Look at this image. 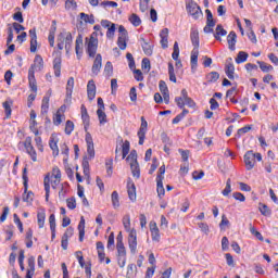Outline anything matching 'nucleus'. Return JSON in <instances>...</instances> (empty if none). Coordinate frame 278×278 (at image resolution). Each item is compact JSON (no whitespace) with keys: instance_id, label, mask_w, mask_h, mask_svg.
I'll return each mask as SVG.
<instances>
[{"instance_id":"1","label":"nucleus","mask_w":278,"mask_h":278,"mask_svg":"<svg viewBox=\"0 0 278 278\" xmlns=\"http://www.w3.org/2000/svg\"><path fill=\"white\" fill-rule=\"evenodd\" d=\"M123 225L124 229H126V231H129L128 247L130 249V253L131 255H136V253H138V236L136 229H131V217H129V215H125L123 217Z\"/></svg>"},{"instance_id":"2","label":"nucleus","mask_w":278,"mask_h":278,"mask_svg":"<svg viewBox=\"0 0 278 278\" xmlns=\"http://www.w3.org/2000/svg\"><path fill=\"white\" fill-rule=\"evenodd\" d=\"M43 61L40 56L35 58V63L28 70V84L33 92H38V84L36 83V71H42Z\"/></svg>"},{"instance_id":"3","label":"nucleus","mask_w":278,"mask_h":278,"mask_svg":"<svg viewBox=\"0 0 278 278\" xmlns=\"http://www.w3.org/2000/svg\"><path fill=\"white\" fill-rule=\"evenodd\" d=\"M58 49L62 51L65 49V51L68 53L71 47H73V35L71 31H63L58 36Z\"/></svg>"},{"instance_id":"4","label":"nucleus","mask_w":278,"mask_h":278,"mask_svg":"<svg viewBox=\"0 0 278 278\" xmlns=\"http://www.w3.org/2000/svg\"><path fill=\"white\" fill-rule=\"evenodd\" d=\"M187 12L192 15V17L197 21L199 20L201 16H203V11H201V7H199V4H197V2L190 0L189 2H187Z\"/></svg>"},{"instance_id":"5","label":"nucleus","mask_w":278,"mask_h":278,"mask_svg":"<svg viewBox=\"0 0 278 278\" xmlns=\"http://www.w3.org/2000/svg\"><path fill=\"white\" fill-rule=\"evenodd\" d=\"M22 179L24 180V193L22 197V201H24L25 203H31L34 201V192L28 191L27 192V168L23 169V175H22Z\"/></svg>"},{"instance_id":"6","label":"nucleus","mask_w":278,"mask_h":278,"mask_svg":"<svg viewBox=\"0 0 278 278\" xmlns=\"http://www.w3.org/2000/svg\"><path fill=\"white\" fill-rule=\"evenodd\" d=\"M86 42H87V53L89 58H94V55H97V49L99 47V39L91 36L89 40L88 38H86Z\"/></svg>"},{"instance_id":"7","label":"nucleus","mask_w":278,"mask_h":278,"mask_svg":"<svg viewBox=\"0 0 278 278\" xmlns=\"http://www.w3.org/2000/svg\"><path fill=\"white\" fill-rule=\"evenodd\" d=\"M119 36L117 39V46L122 51H125L127 49V29H125V26L121 25L118 27Z\"/></svg>"},{"instance_id":"8","label":"nucleus","mask_w":278,"mask_h":278,"mask_svg":"<svg viewBox=\"0 0 278 278\" xmlns=\"http://www.w3.org/2000/svg\"><path fill=\"white\" fill-rule=\"evenodd\" d=\"M101 25L104 27V29H108L106 38L112 40V38H114V34H116V24H114L108 20H102Z\"/></svg>"},{"instance_id":"9","label":"nucleus","mask_w":278,"mask_h":278,"mask_svg":"<svg viewBox=\"0 0 278 278\" xmlns=\"http://www.w3.org/2000/svg\"><path fill=\"white\" fill-rule=\"evenodd\" d=\"M243 160H244L247 170H253L255 166V153H253V150L248 151L244 154Z\"/></svg>"},{"instance_id":"10","label":"nucleus","mask_w":278,"mask_h":278,"mask_svg":"<svg viewBox=\"0 0 278 278\" xmlns=\"http://www.w3.org/2000/svg\"><path fill=\"white\" fill-rule=\"evenodd\" d=\"M85 140L87 143V153L89 155V160H92L94 157V141H92V135H90V132H87Z\"/></svg>"},{"instance_id":"11","label":"nucleus","mask_w":278,"mask_h":278,"mask_svg":"<svg viewBox=\"0 0 278 278\" xmlns=\"http://www.w3.org/2000/svg\"><path fill=\"white\" fill-rule=\"evenodd\" d=\"M147 127H149V124L144 121L143 117H141V126L138 130V138H139V144H144V138L147 136Z\"/></svg>"},{"instance_id":"12","label":"nucleus","mask_w":278,"mask_h":278,"mask_svg":"<svg viewBox=\"0 0 278 278\" xmlns=\"http://www.w3.org/2000/svg\"><path fill=\"white\" fill-rule=\"evenodd\" d=\"M27 270H26V278H33L34 274L36 273V257L29 256L27 260Z\"/></svg>"},{"instance_id":"13","label":"nucleus","mask_w":278,"mask_h":278,"mask_svg":"<svg viewBox=\"0 0 278 278\" xmlns=\"http://www.w3.org/2000/svg\"><path fill=\"white\" fill-rule=\"evenodd\" d=\"M87 96L89 101H93V99L97 97V85L94 84V80L91 79L87 84Z\"/></svg>"},{"instance_id":"14","label":"nucleus","mask_w":278,"mask_h":278,"mask_svg":"<svg viewBox=\"0 0 278 278\" xmlns=\"http://www.w3.org/2000/svg\"><path fill=\"white\" fill-rule=\"evenodd\" d=\"M73 88H75V78L70 77L66 85V99L65 103H71V99L73 97Z\"/></svg>"},{"instance_id":"15","label":"nucleus","mask_w":278,"mask_h":278,"mask_svg":"<svg viewBox=\"0 0 278 278\" xmlns=\"http://www.w3.org/2000/svg\"><path fill=\"white\" fill-rule=\"evenodd\" d=\"M127 192H128V199L132 202L136 201L137 199L136 184H134V180H131V178L127 180Z\"/></svg>"},{"instance_id":"16","label":"nucleus","mask_w":278,"mask_h":278,"mask_svg":"<svg viewBox=\"0 0 278 278\" xmlns=\"http://www.w3.org/2000/svg\"><path fill=\"white\" fill-rule=\"evenodd\" d=\"M30 37V53H36L38 47V36L36 35V28L29 30Z\"/></svg>"},{"instance_id":"17","label":"nucleus","mask_w":278,"mask_h":278,"mask_svg":"<svg viewBox=\"0 0 278 278\" xmlns=\"http://www.w3.org/2000/svg\"><path fill=\"white\" fill-rule=\"evenodd\" d=\"M102 62L103 58L101 56V54H97L93 61V65L91 67L93 75H99V73H101Z\"/></svg>"},{"instance_id":"18","label":"nucleus","mask_w":278,"mask_h":278,"mask_svg":"<svg viewBox=\"0 0 278 278\" xmlns=\"http://www.w3.org/2000/svg\"><path fill=\"white\" fill-rule=\"evenodd\" d=\"M53 71L55 77H60L62 73V56L59 54L53 60Z\"/></svg>"},{"instance_id":"19","label":"nucleus","mask_w":278,"mask_h":278,"mask_svg":"<svg viewBox=\"0 0 278 278\" xmlns=\"http://www.w3.org/2000/svg\"><path fill=\"white\" fill-rule=\"evenodd\" d=\"M164 176H156V192L160 198L166 194V190L164 189Z\"/></svg>"},{"instance_id":"20","label":"nucleus","mask_w":278,"mask_h":278,"mask_svg":"<svg viewBox=\"0 0 278 278\" xmlns=\"http://www.w3.org/2000/svg\"><path fill=\"white\" fill-rule=\"evenodd\" d=\"M238 35H236V31H230L227 36V42H228V49L230 51H236V42H237Z\"/></svg>"},{"instance_id":"21","label":"nucleus","mask_w":278,"mask_h":278,"mask_svg":"<svg viewBox=\"0 0 278 278\" xmlns=\"http://www.w3.org/2000/svg\"><path fill=\"white\" fill-rule=\"evenodd\" d=\"M84 46V37L81 35H78L75 42V51L78 60H81V47Z\"/></svg>"},{"instance_id":"22","label":"nucleus","mask_w":278,"mask_h":278,"mask_svg":"<svg viewBox=\"0 0 278 278\" xmlns=\"http://www.w3.org/2000/svg\"><path fill=\"white\" fill-rule=\"evenodd\" d=\"M43 186L46 190V201H49V194L51 192V176L47 174L43 178Z\"/></svg>"},{"instance_id":"23","label":"nucleus","mask_w":278,"mask_h":278,"mask_svg":"<svg viewBox=\"0 0 278 278\" xmlns=\"http://www.w3.org/2000/svg\"><path fill=\"white\" fill-rule=\"evenodd\" d=\"M86 219L84 217L80 218L78 224V231H79V242H84V236H86Z\"/></svg>"},{"instance_id":"24","label":"nucleus","mask_w":278,"mask_h":278,"mask_svg":"<svg viewBox=\"0 0 278 278\" xmlns=\"http://www.w3.org/2000/svg\"><path fill=\"white\" fill-rule=\"evenodd\" d=\"M220 36H227V31L225 30V28H223V25H217L216 29H215V34H214V38L215 40H218L219 42H222L223 38H220Z\"/></svg>"},{"instance_id":"25","label":"nucleus","mask_w":278,"mask_h":278,"mask_svg":"<svg viewBox=\"0 0 278 278\" xmlns=\"http://www.w3.org/2000/svg\"><path fill=\"white\" fill-rule=\"evenodd\" d=\"M129 164L132 177H136V179H140V165L138 164V162H130Z\"/></svg>"},{"instance_id":"26","label":"nucleus","mask_w":278,"mask_h":278,"mask_svg":"<svg viewBox=\"0 0 278 278\" xmlns=\"http://www.w3.org/2000/svg\"><path fill=\"white\" fill-rule=\"evenodd\" d=\"M47 218V213L45 210H41L37 213V223L39 229H42L45 227V219Z\"/></svg>"},{"instance_id":"27","label":"nucleus","mask_w":278,"mask_h":278,"mask_svg":"<svg viewBox=\"0 0 278 278\" xmlns=\"http://www.w3.org/2000/svg\"><path fill=\"white\" fill-rule=\"evenodd\" d=\"M111 201L114 210H118L121 207V199L118 197V191H113L111 194Z\"/></svg>"},{"instance_id":"28","label":"nucleus","mask_w":278,"mask_h":278,"mask_svg":"<svg viewBox=\"0 0 278 278\" xmlns=\"http://www.w3.org/2000/svg\"><path fill=\"white\" fill-rule=\"evenodd\" d=\"M142 42L141 47L143 49V52L146 53V55H153V46H151V43L147 42L144 40V38H141Z\"/></svg>"},{"instance_id":"29","label":"nucleus","mask_w":278,"mask_h":278,"mask_svg":"<svg viewBox=\"0 0 278 278\" xmlns=\"http://www.w3.org/2000/svg\"><path fill=\"white\" fill-rule=\"evenodd\" d=\"M49 147L53 151L54 157H58L60 155V149L58 148V141L53 137L50 138Z\"/></svg>"},{"instance_id":"30","label":"nucleus","mask_w":278,"mask_h":278,"mask_svg":"<svg viewBox=\"0 0 278 278\" xmlns=\"http://www.w3.org/2000/svg\"><path fill=\"white\" fill-rule=\"evenodd\" d=\"M190 40H191L193 47H199V30L198 29H195V28L191 29Z\"/></svg>"},{"instance_id":"31","label":"nucleus","mask_w":278,"mask_h":278,"mask_svg":"<svg viewBox=\"0 0 278 278\" xmlns=\"http://www.w3.org/2000/svg\"><path fill=\"white\" fill-rule=\"evenodd\" d=\"M129 22L131 23V25H134V27H140V25L142 24V20H140V16H138V14L132 13L129 16Z\"/></svg>"},{"instance_id":"32","label":"nucleus","mask_w":278,"mask_h":278,"mask_svg":"<svg viewBox=\"0 0 278 278\" xmlns=\"http://www.w3.org/2000/svg\"><path fill=\"white\" fill-rule=\"evenodd\" d=\"M116 249H117V256H127V249H125V244L123 241H118L116 243Z\"/></svg>"},{"instance_id":"33","label":"nucleus","mask_w":278,"mask_h":278,"mask_svg":"<svg viewBox=\"0 0 278 278\" xmlns=\"http://www.w3.org/2000/svg\"><path fill=\"white\" fill-rule=\"evenodd\" d=\"M97 115H98L100 125H105V123H108V115L105 114V112H103L102 109L97 110Z\"/></svg>"},{"instance_id":"34","label":"nucleus","mask_w":278,"mask_h":278,"mask_svg":"<svg viewBox=\"0 0 278 278\" xmlns=\"http://www.w3.org/2000/svg\"><path fill=\"white\" fill-rule=\"evenodd\" d=\"M129 149H130V143L128 140H126L122 144V160H125L127 157V155H129Z\"/></svg>"},{"instance_id":"35","label":"nucleus","mask_w":278,"mask_h":278,"mask_svg":"<svg viewBox=\"0 0 278 278\" xmlns=\"http://www.w3.org/2000/svg\"><path fill=\"white\" fill-rule=\"evenodd\" d=\"M236 71V67L233 66V63H228L226 64V75L228 77V79H233V73Z\"/></svg>"},{"instance_id":"36","label":"nucleus","mask_w":278,"mask_h":278,"mask_svg":"<svg viewBox=\"0 0 278 278\" xmlns=\"http://www.w3.org/2000/svg\"><path fill=\"white\" fill-rule=\"evenodd\" d=\"M248 59H249V53H247L244 51H240L236 58V62H237V64H242V63L247 62Z\"/></svg>"},{"instance_id":"37","label":"nucleus","mask_w":278,"mask_h":278,"mask_svg":"<svg viewBox=\"0 0 278 278\" xmlns=\"http://www.w3.org/2000/svg\"><path fill=\"white\" fill-rule=\"evenodd\" d=\"M80 18L85 23H89V25H94V15H88L86 13H80Z\"/></svg>"},{"instance_id":"38","label":"nucleus","mask_w":278,"mask_h":278,"mask_svg":"<svg viewBox=\"0 0 278 278\" xmlns=\"http://www.w3.org/2000/svg\"><path fill=\"white\" fill-rule=\"evenodd\" d=\"M219 77H220V74H218V72H211L206 75V79L211 84H214V81H218Z\"/></svg>"},{"instance_id":"39","label":"nucleus","mask_w":278,"mask_h":278,"mask_svg":"<svg viewBox=\"0 0 278 278\" xmlns=\"http://www.w3.org/2000/svg\"><path fill=\"white\" fill-rule=\"evenodd\" d=\"M49 112V97L45 96L41 103V114H47Z\"/></svg>"},{"instance_id":"40","label":"nucleus","mask_w":278,"mask_h":278,"mask_svg":"<svg viewBox=\"0 0 278 278\" xmlns=\"http://www.w3.org/2000/svg\"><path fill=\"white\" fill-rule=\"evenodd\" d=\"M113 72L114 66L112 65V62L108 61L104 66V75H106V77H112Z\"/></svg>"},{"instance_id":"41","label":"nucleus","mask_w":278,"mask_h":278,"mask_svg":"<svg viewBox=\"0 0 278 278\" xmlns=\"http://www.w3.org/2000/svg\"><path fill=\"white\" fill-rule=\"evenodd\" d=\"M250 232L252 233V236L256 240H260L261 242H264V237L262 236V232L257 231V229H255V227L251 226L250 227Z\"/></svg>"},{"instance_id":"42","label":"nucleus","mask_w":278,"mask_h":278,"mask_svg":"<svg viewBox=\"0 0 278 278\" xmlns=\"http://www.w3.org/2000/svg\"><path fill=\"white\" fill-rule=\"evenodd\" d=\"M222 194L224 197H229V194H231V178H228L226 181V187L225 189L222 191Z\"/></svg>"},{"instance_id":"43","label":"nucleus","mask_w":278,"mask_h":278,"mask_svg":"<svg viewBox=\"0 0 278 278\" xmlns=\"http://www.w3.org/2000/svg\"><path fill=\"white\" fill-rule=\"evenodd\" d=\"M83 169H84V175H86V177H90V163L86 157L83 160Z\"/></svg>"},{"instance_id":"44","label":"nucleus","mask_w":278,"mask_h":278,"mask_svg":"<svg viewBox=\"0 0 278 278\" xmlns=\"http://www.w3.org/2000/svg\"><path fill=\"white\" fill-rule=\"evenodd\" d=\"M205 13H206V24H208L210 26L216 25V22L214 21V15L212 14V11H210V9H206Z\"/></svg>"},{"instance_id":"45","label":"nucleus","mask_w":278,"mask_h":278,"mask_svg":"<svg viewBox=\"0 0 278 278\" xmlns=\"http://www.w3.org/2000/svg\"><path fill=\"white\" fill-rule=\"evenodd\" d=\"M257 64L263 73H270V71H273V65H268L265 62L257 61Z\"/></svg>"},{"instance_id":"46","label":"nucleus","mask_w":278,"mask_h":278,"mask_svg":"<svg viewBox=\"0 0 278 278\" xmlns=\"http://www.w3.org/2000/svg\"><path fill=\"white\" fill-rule=\"evenodd\" d=\"M76 258L78 260V264L81 268H85L86 262L84 261V252L76 251L75 252Z\"/></svg>"},{"instance_id":"47","label":"nucleus","mask_w":278,"mask_h":278,"mask_svg":"<svg viewBox=\"0 0 278 278\" xmlns=\"http://www.w3.org/2000/svg\"><path fill=\"white\" fill-rule=\"evenodd\" d=\"M258 210L263 216H270V208H268V205L260 203Z\"/></svg>"},{"instance_id":"48","label":"nucleus","mask_w":278,"mask_h":278,"mask_svg":"<svg viewBox=\"0 0 278 278\" xmlns=\"http://www.w3.org/2000/svg\"><path fill=\"white\" fill-rule=\"evenodd\" d=\"M74 129H75V124L73 123V121H67L65 124V134L67 136H71Z\"/></svg>"},{"instance_id":"49","label":"nucleus","mask_w":278,"mask_h":278,"mask_svg":"<svg viewBox=\"0 0 278 278\" xmlns=\"http://www.w3.org/2000/svg\"><path fill=\"white\" fill-rule=\"evenodd\" d=\"M80 112L84 123H88V121H90V116L88 115V109H86V105H81Z\"/></svg>"},{"instance_id":"50","label":"nucleus","mask_w":278,"mask_h":278,"mask_svg":"<svg viewBox=\"0 0 278 278\" xmlns=\"http://www.w3.org/2000/svg\"><path fill=\"white\" fill-rule=\"evenodd\" d=\"M141 67L143 71H147V73H149V71H151V61L147 58L142 59Z\"/></svg>"},{"instance_id":"51","label":"nucleus","mask_w":278,"mask_h":278,"mask_svg":"<svg viewBox=\"0 0 278 278\" xmlns=\"http://www.w3.org/2000/svg\"><path fill=\"white\" fill-rule=\"evenodd\" d=\"M127 162H138V152L136 150H131L130 154L127 156Z\"/></svg>"},{"instance_id":"52","label":"nucleus","mask_w":278,"mask_h":278,"mask_svg":"<svg viewBox=\"0 0 278 278\" xmlns=\"http://www.w3.org/2000/svg\"><path fill=\"white\" fill-rule=\"evenodd\" d=\"M26 152L28 153V155L30 156L33 162H38V156H37V153H36V149H34V147L26 150Z\"/></svg>"},{"instance_id":"53","label":"nucleus","mask_w":278,"mask_h":278,"mask_svg":"<svg viewBox=\"0 0 278 278\" xmlns=\"http://www.w3.org/2000/svg\"><path fill=\"white\" fill-rule=\"evenodd\" d=\"M4 112L7 114V118H10L12 116V108L10 105L9 101L3 102Z\"/></svg>"},{"instance_id":"54","label":"nucleus","mask_w":278,"mask_h":278,"mask_svg":"<svg viewBox=\"0 0 278 278\" xmlns=\"http://www.w3.org/2000/svg\"><path fill=\"white\" fill-rule=\"evenodd\" d=\"M101 5L105 10H108V8H118V3H116L115 1H104V2H101Z\"/></svg>"},{"instance_id":"55","label":"nucleus","mask_w":278,"mask_h":278,"mask_svg":"<svg viewBox=\"0 0 278 278\" xmlns=\"http://www.w3.org/2000/svg\"><path fill=\"white\" fill-rule=\"evenodd\" d=\"M173 60H179V43L177 41L174 43V52L172 53Z\"/></svg>"},{"instance_id":"56","label":"nucleus","mask_w":278,"mask_h":278,"mask_svg":"<svg viewBox=\"0 0 278 278\" xmlns=\"http://www.w3.org/2000/svg\"><path fill=\"white\" fill-rule=\"evenodd\" d=\"M66 204L68 210H75V207H77V201L75 200V198L67 199Z\"/></svg>"},{"instance_id":"57","label":"nucleus","mask_w":278,"mask_h":278,"mask_svg":"<svg viewBox=\"0 0 278 278\" xmlns=\"http://www.w3.org/2000/svg\"><path fill=\"white\" fill-rule=\"evenodd\" d=\"M13 218H14L15 225H17L20 232L23 233V222H21V218L18 217L17 214H14Z\"/></svg>"},{"instance_id":"58","label":"nucleus","mask_w":278,"mask_h":278,"mask_svg":"<svg viewBox=\"0 0 278 278\" xmlns=\"http://www.w3.org/2000/svg\"><path fill=\"white\" fill-rule=\"evenodd\" d=\"M178 151H179V153L181 155L182 162H188V159L190 157V151L181 150V149H179Z\"/></svg>"},{"instance_id":"59","label":"nucleus","mask_w":278,"mask_h":278,"mask_svg":"<svg viewBox=\"0 0 278 278\" xmlns=\"http://www.w3.org/2000/svg\"><path fill=\"white\" fill-rule=\"evenodd\" d=\"M175 103L180 108V110H184V108H186V100L181 97H176Z\"/></svg>"},{"instance_id":"60","label":"nucleus","mask_w":278,"mask_h":278,"mask_svg":"<svg viewBox=\"0 0 278 278\" xmlns=\"http://www.w3.org/2000/svg\"><path fill=\"white\" fill-rule=\"evenodd\" d=\"M65 8L66 10H75V8H77V2H75V0H66Z\"/></svg>"},{"instance_id":"61","label":"nucleus","mask_w":278,"mask_h":278,"mask_svg":"<svg viewBox=\"0 0 278 278\" xmlns=\"http://www.w3.org/2000/svg\"><path fill=\"white\" fill-rule=\"evenodd\" d=\"M117 264L119 268H125V264H127V256H117Z\"/></svg>"},{"instance_id":"62","label":"nucleus","mask_w":278,"mask_h":278,"mask_svg":"<svg viewBox=\"0 0 278 278\" xmlns=\"http://www.w3.org/2000/svg\"><path fill=\"white\" fill-rule=\"evenodd\" d=\"M159 88H160L162 94L165 92H168V86L166 85V81H164V80H160Z\"/></svg>"},{"instance_id":"63","label":"nucleus","mask_w":278,"mask_h":278,"mask_svg":"<svg viewBox=\"0 0 278 278\" xmlns=\"http://www.w3.org/2000/svg\"><path fill=\"white\" fill-rule=\"evenodd\" d=\"M50 230L53 231L55 229V214H51L49 216Z\"/></svg>"},{"instance_id":"64","label":"nucleus","mask_w":278,"mask_h":278,"mask_svg":"<svg viewBox=\"0 0 278 278\" xmlns=\"http://www.w3.org/2000/svg\"><path fill=\"white\" fill-rule=\"evenodd\" d=\"M155 268L156 266L148 267L146 273V278H151L153 275H155Z\"/></svg>"}]
</instances>
